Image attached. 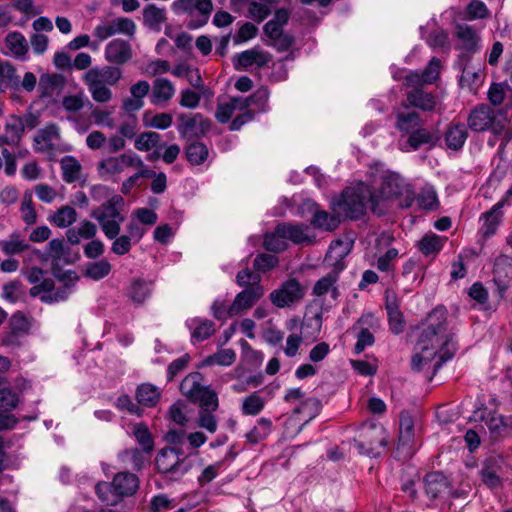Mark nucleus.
Instances as JSON below:
<instances>
[{
  "label": "nucleus",
  "mask_w": 512,
  "mask_h": 512,
  "mask_svg": "<svg viewBox=\"0 0 512 512\" xmlns=\"http://www.w3.org/2000/svg\"><path fill=\"white\" fill-rule=\"evenodd\" d=\"M505 205V199H501L492 208L483 213L480 217V220H483V224L480 228V233L483 238L488 239L494 236L497 232V229L502 221L503 211L502 208Z\"/></svg>",
  "instance_id": "4be33fe9"
},
{
  "label": "nucleus",
  "mask_w": 512,
  "mask_h": 512,
  "mask_svg": "<svg viewBox=\"0 0 512 512\" xmlns=\"http://www.w3.org/2000/svg\"><path fill=\"white\" fill-rule=\"evenodd\" d=\"M19 84L20 80L15 67L7 61L0 62V90L18 88Z\"/></svg>",
  "instance_id": "c03bdc74"
},
{
  "label": "nucleus",
  "mask_w": 512,
  "mask_h": 512,
  "mask_svg": "<svg viewBox=\"0 0 512 512\" xmlns=\"http://www.w3.org/2000/svg\"><path fill=\"white\" fill-rule=\"evenodd\" d=\"M334 205L339 214L351 220L361 219L368 208L377 216L385 213V210L379 206V197L374 189L363 183L343 190Z\"/></svg>",
  "instance_id": "7ed1b4c3"
},
{
  "label": "nucleus",
  "mask_w": 512,
  "mask_h": 512,
  "mask_svg": "<svg viewBox=\"0 0 512 512\" xmlns=\"http://www.w3.org/2000/svg\"><path fill=\"white\" fill-rule=\"evenodd\" d=\"M122 72L120 68L114 66L93 67L89 69L85 75L84 81H94L103 85H115L121 78Z\"/></svg>",
  "instance_id": "393cba45"
},
{
  "label": "nucleus",
  "mask_w": 512,
  "mask_h": 512,
  "mask_svg": "<svg viewBox=\"0 0 512 512\" xmlns=\"http://www.w3.org/2000/svg\"><path fill=\"white\" fill-rule=\"evenodd\" d=\"M186 326L192 330L191 341L203 342L215 332V323L209 319L192 318L186 321Z\"/></svg>",
  "instance_id": "c756f323"
},
{
  "label": "nucleus",
  "mask_w": 512,
  "mask_h": 512,
  "mask_svg": "<svg viewBox=\"0 0 512 512\" xmlns=\"http://www.w3.org/2000/svg\"><path fill=\"white\" fill-rule=\"evenodd\" d=\"M386 310L388 315L389 327L395 335L401 334L405 329L403 314L396 303H387Z\"/></svg>",
  "instance_id": "864d4df0"
},
{
  "label": "nucleus",
  "mask_w": 512,
  "mask_h": 512,
  "mask_svg": "<svg viewBox=\"0 0 512 512\" xmlns=\"http://www.w3.org/2000/svg\"><path fill=\"white\" fill-rule=\"evenodd\" d=\"M151 291V283L136 279L131 283L128 295L133 303L140 305L151 295Z\"/></svg>",
  "instance_id": "8fccbe9b"
},
{
  "label": "nucleus",
  "mask_w": 512,
  "mask_h": 512,
  "mask_svg": "<svg viewBox=\"0 0 512 512\" xmlns=\"http://www.w3.org/2000/svg\"><path fill=\"white\" fill-rule=\"evenodd\" d=\"M387 445L385 430L381 426H364L357 438L354 439V446L361 454L377 457L379 449Z\"/></svg>",
  "instance_id": "0eeeda50"
},
{
  "label": "nucleus",
  "mask_w": 512,
  "mask_h": 512,
  "mask_svg": "<svg viewBox=\"0 0 512 512\" xmlns=\"http://www.w3.org/2000/svg\"><path fill=\"white\" fill-rule=\"evenodd\" d=\"M161 135L157 132H142L135 139V148L139 151H149L152 148H162L165 144H160Z\"/></svg>",
  "instance_id": "3c124183"
},
{
  "label": "nucleus",
  "mask_w": 512,
  "mask_h": 512,
  "mask_svg": "<svg viewBox=\"0 0 512 512\" xmlns=\"http://www.w3.org/2000/svg\"><path fill=\"white\" fill-rule=\"evenodd\" d=\"M269 89L265 86L258 88L249 96L250 105L255 106L259 111H266L269 100Z\"/></svg>",
  "instance_id": "338daca9"
},
{
  "label": "nucleus",
  "mask_w": 512,
  "mask_h": 512,
  "mask_svg": "<svg viewBox=\"0 0 512 512\" xmlns=\"http://www.w3.org/2000/svg\"><path fill=\"white\" fill-rule=\"evenodd\" d=\"M194 7H196L195 11L199 13L200 17L188 23L189 29H197L206 25L213 11L212 0H196Z\"/></svg>",
  "instance_id": "603ef678"
},
{
  "label": "nucleus",
  "mask_w": 512,
  "mask_h": 512,
  "mask_svg": "<svg viewBox=\"0 0 512 512\" xmlns=\"http://www.w3.org/2000/svg\"><path fill=\"white\" fill-rule=\"evenodd\" d=\"M493 282L497 286L500 297H503L506 291L512 287V257L501 254L495 259Z\"/></svg>",
  "instance_id": "2eb2a0df"
},
{
  "label": "nucleus",
  "mask_w": 512,
  "mask_h": 512,
  "mask_svg": "<svg viewBox=\"0 0 512 512\" xmlns=\"http://www.w3.org/2000/svg\"><path fill=\"white\" fill-rule=\"evenodd\" d=\"M212 122L201 113H180L177 130L181 137L188 140L206 136L211 130Z\"/></svg>",
  "instance_id": "1a4fd4ad"
},
{
  "label": "nucleus",
  "mask_w": 512,
  "mask_h": 512,
  "mask_svg": "<svg viewBox=\"0 0 512 512\" xmlns=\"http://www.w3.org/2000/svg\"><path fill=\"white\" fill-rule=\"evenodd\" d=\"M467 126L474 132L491 131L494 135L503 133L505 120L497 118V112L487 104L473 108L467 118Z\"/></svg>",
  "instance_id": "423d86ee"
},
{
  "label": "nucleus",
  "mask_w": 512,
  "mask_h": 512,
  "mask_svg": "<svg viewBox=\"0 0 512 512\" xmlns=\"http://www.w3.org/2000/svg\"><path fill=\"white\" fill-rule=\"evenodd\" d=\"M265 404L266 400L260 396L259 392H253L243 399L241 412L243 415L256 416L264 409Z\"/></svg>",
  "instance_id": "49530a36"
},
{
  "label": "nucleus",
  "mask_w": 512,
  "mask_h": 512,
  "mask_svg": "<svg viewBox=\"0 0 512 512\" xmlns=\"http://www.w3.org/2000/svg\"><path fill=\"white\" fill-rule=\"evenodd\" d=\"M403 104L411 109H419L423 112L433 113L440 106L438 97L433 92L424 89V85L406 86Z\"/></svg>",
  "instance_id": "9d476101"
},
{
  "label": "nucleus",
  "mask_w": 512,
  "mask_h": 512,
  "mask_svg": "<svg viewBox=\"0 0 512 512\" xmlns=\"http://www.w3.org/2000/svg\"><path fill=\"white\" fill-rule=\"evenodd\" d=\"M25 130V124L23 119L17 115H11L5 124L4 132L11 138L12 142L21 141Z\"/></svg>",
  "instance_id": "4d7b16f0"
},
{
  "label": "nucleus",
  "mask_w": 512,
  "mask_h": 512,
  "mask_svg": "<svg viewBox=\"0 0 512 512\" xmlns=\"http://www.w3.org/2000/svg\"><path fill=\"white\" fill-rule=\"evenodd\" d=\"M29 247L30 245L17 232L10 234L7 240H0V249L6 255L19 254Z\"/></svg>",
  "instance_id": "37998d69"
},
{
  "label": "nucleus",
  "mask_w": 512,
  "mask_h": 512,
  "mask_svg": "<svg viewBox=\"0 0 512 512\" xmlns=\"http://www.w3.org/2000/svg\"><path fill=\"white\" fill-rule=\"evenodd\" d=\"M446 241L447 237L445 236L427 233L417 242L416 247L425 257H435L443 249Z\"/></svg>",
  "instance_id": "2f4dec72"
},
{
  "label": "nucleus",
  "mask_w": 512,
  "mask_h": 512,
  "mask_svg": "<svg viewBox=\"0 0 512 512\" xmlns=\"http://www.w3.org/2000/svg\"><path fill=\"white\" fill-rule=\"evenodd\" d=\"M94 101L106 103L112 98V91L107 85L99 84L94 81H84Z\"/></svg>",
  "instance_id": "0e129e2a"
},
{
  "label": "nucleus",
  "mask_w": 512,
  "mask_h": 512,
  "mask_svg": "<svg viewBox=\"0 0 512 512\" xmlns=\"http://www.w3.org/2000/svg\"><path fill=\"white\" fill-rule=\"evenodd\" d=\"M135 32L136 24L132 19L118 17L97 25L93 31V36L99 41H104L115 34H123L128 37H133Z\"/></svg>",
  "instance_id": "f8f14e48"
},
{
  "label": "nucleus",
  "mask_w": 512,
  "mask_h": 512,
  "mask_svg": "<svg viewBox=\"0 0 512 512\" xmlns=\"http://www.w3.org/2000/svg\"><path fill=\"white\" fill-rule=\"evenodd\" d=\"M133 435L142 451L150 453L154 449L153 437L145 424H136L133 428Z\"/></svg>",
  "instance_id": "13d9d810"
},
{
  "label": "nucleus",
  "mask_w": 512,
  "mask_h": 512,
  "mask_svg": "<svg viewBox=\"0 0 512 512\" xmlns=\"http://www.w3.org/2000/svg\"><path fill=\"white\" fill-rule=\"evenodd\" d=\"M440 74V60L433 57L422 73L417 71L409 72L405 77L404 86L425 85L434 83Z\"/></svg>",
  "instance_id": "aec40b11"
},
{
  "label": "nucleus",
  "mask_w": 512,
  "mask_h": 512,
  "mask_svg": "<svg viewBox=\"0 0 512 512\" xmlns=\"http://www.w3.org/2000/svg\"><path fill=\"white\" fill-rule=\"evenodd\" d=\"M143 161L136 154H121L118 157H109L99 163V168L108 174L121 173L125 167L141 168Z\"/></svg>",
  "instance_id": "412c9836"
},
{
  "label": "nucleus",
  "mask_w": 512,
  "mask_h": 512,
  "mask_svg": "<svg viewBox=\"0 0 512 512\" xmlns=\"http://www.w3.org/2000/svg\"><path fill=\"white\" fill-rule=\"evenodd\" d=\"M60 139V130L55 123H50L40 129L34 137L35 150L38 152H50L54 149V140Z\"/></svg>",
  "instance_id": "bb28decb"
},
{
  "label": "nucleus",
  "mask_w": 512,
  "mask_h": 512,
  "mask_svg": "<svg viewBox=\"0 0 512 512\" xmlns=\"http://www.w3.org/2000/svg\"><path fill=\"white\" fill-rule=\"evenodd\" d=\"M111 245V251L118 256L125 255L130 252L132 248V238L126 234L118 235L115 238Z\"/></svg>",
  "instance_id": "774afa93"
},
{
  "label": "nucleus",
  "mask_w": 512,
  "mask_h": 512,
  "mask_svg": "<svg viewBox=\"0 0 512 512\" xmlns=\"http://www.w3.org/2000/svg\"><path fill=\"white\" fill-rule=\"evenodd\" d=\"M105 58L108 62L117 65L127 63L132 58V48L128 41L114 39L105 48Z\"/></svg>",
  "instance_id": "5701e85b"
},
{
  "label": "nucleus",
  "mask_w": 512,
  "mask_h": 512,
  "mask_svg": "<svg viewBox=\"0 0 512 512\" xmlns=\"http://www.w3.org/2000/svg\"><path fill=\"white\" fill-rule=\"evenodd\" d=\"M215 411L198 410L196 424L199 428L214 434L218 429V420Z\"/></svg>",
  "instance_id": "052dcab7"
},
{
  "label": "nucleus",
  "mask_w": 512,
  "mask_h": 512,
  "mask_svg": "<svg viewBox=\"0 0 512 512\" xmlns=\"http://www.w3.org/2000/svg\"><path fill=\"white\" fill-rule=\"evenodd\" d=\"M485 423L494 440L504 438L512 434L511 416L505 417L497 413L489 412Z\"/></svg>",
  "instance_id": "a878e982"
},
{
  "label": "nucleus",
  "mask_w": 512,
  "mask_h": 512,
  "mask_svg": "<svg viewBox=\"0 0 512 512\" xmlns=\"http://www.w3.org/2000/svg\"><path fill=\"white\" fill-rule=\"evenodd\" d=\"M263 295L264 288L262 285H251L243 289L236 295L233 303L229 306V317L236 316L250 309Z\"/></svg>",
  "instance_id": "f3484780"
},
{
  "label": "nucleus",
  "mask_w": 512,
  "mask_h": 512,
  "mask_svg": "<svg viewBox=\"0 0 512 512\" xmlns=\"http://www.w3.org/2000/svg\"><path fill=\"white\" fill-rule=\"evenodd\" d=\"M144 122L146 126L164 130L172 125L173 117L170 113L162 112L151 115L149 112L144 114Z\"/></svg>",
  "instance_id": "bf43d9fd"
},
{
  "label": "nucleus",
  "mask_w": 512,
  "mask_h": 512,
  "mask_svg": "<svg viewBox=\"0 0 512 512\" xmlns=\"http://www.w3.org/2000/svg\"><path fill=\"white\" fill-rule=\"evenodd\" d=\"M157 471L166 481H179L190 470L191 464L186 461L184 452L179 447H165L159 451L155 459Z\"/></svg>",
  "instance_id": "39448f33"
},
{
  "label": "nucleus",
  "mask_w": 512,
  "mask_h": 512,
  "mask_svg": "<svg viewBox=\"0 0 512 512\" xmlns=\"http://www.w3.org/2000/svg\"><path fill=\"white\" fill-rule=\"evenodd\" d=\"M95 493L99 500L107 506H116L123 498L118 495L116 487L114 486V480L112 482H98L95 486Z\"/></svg>",
  "instance_id": "4c0bfd02"
},
{
  "label": "nucleus",
  "mask_w": 512,
  "mask_h": 512,
  "mask_svg": "<svg viewBox=\"0 0 512 512\" xmlns=\"http://www.w3.org/2000/svg\"><path fill=\"white\" fill-rule=\"evenodd\" d=\"M397 450L401 451L405 457H410L415 452L414 420L407 411H402L399 416Z\"/></svg>",
  "instance_id": "ddd939ff"
},
{
  "label": "nucleus",
  "mask_w": 512,
  "mask_h": 512,
  "mask_svg": "<svg viewBox=\"0 0 512 512\" xmlns=\"http://www.w3.org/2000/svg\"><path fill=\"white\" fill-rule=\"evenodd\" d=\"M394 128L401 137H407L406 144L413 151L419 150L423 145L435 146L440 140L437 132L425 128V120L421 114L401 103L393 109Z\"/></svg>",
  "instance_id": "f03ea898"
},
{
  "label": "nucleus",
  "mask_w": 512,
  "mask_h": 512,
  "mask_svg": "<svg viewBox=\"0 0 512 512\" xmlns=\"http://www.w3.org/2000/svg\"><path fill=\"white\" fill-rule=\"evenodd\" d=\"M30 329V320L22 312L14 313L8 321L7 331L2 333L1 345L11 350L21 348L24 345V338L30 333Z\"/></svg>",
  "instance_id": "6e6552de"
},
{
  "label": "nucleus",
  "mask_w": 512,
  "mask_h": 512,
  "mask_svg": "<svg viewBox=\"0 0 512 512\" xmlns=\"http://www.w3.org/2000/svg\"><path fill=\"white\" fill-rule=\"evenodd\" d=\"M236 360V353L233 349H222L218 352L214 353L206 357L203 361V366L210 365H220V366H230Z\"/></svg>",
  "instance_id": "6e6d98bb"
},
{
  "label": "nucleus",
  "mask_w": 512,
  "mask_h": 512,
  "mask_svg": "<svg viewBox=\"0 0 512 512\" xmlns=\"http://www.w3.org/2000/svg\"><path fill=\"white\" fill-rule=\"evenodd\" d=\"M188 162L192 165H201L209 155L207 146L200 141H192L185 148Z\"/></svg>",
  "instance_id": "79ce46f5"
},
{
  "label": "nucleus",
  "mask_w": 512,
  "mask_h": 512,
  "mask_svg": "<svg viewBox=\"0 0 512 512\" xmlns=\"http://www.w3.org/2000/svg\"><path fill=\"white\" fill-rule=\"evenodd\" d=\"M123 208V197L113 195L91 213V217L98 221L102 232L108 239H113L120 233L121 224L125 221V215L122 214Z\"/></svg>",
  "instance_id": "20e7f679"
},
{
  "label": "nucleus",
  "mask_w": 512,
  "mask_h": 512,
  "mask_svg": "<svg viewBox=\"0 0 512 512\" xmlns=\"http://www.w3.org/2000/svg\"><path fill=\"white\" fill-rule=\"evenodd\" d=\"M305 296V288L295 279L285 281L280 288L269 295L271 302L278 308L290 307Z\"/></svg>",
  "instance_id": "9b49d317"
},
{
  "label": "nucleus",
  "mask_w": 512,
  "mask_h": 512,
  "mask_svg": "<svg viewBox=\"0 0 512 512\" xmlns=\"http://www.w3.org/2000/svg\"><path fill=\"white\" fill-rule=\"evenodd\" d=\"M46 272L39 267H31L23 272L27 281L33 286L29 290L31 297H39L46 292H52L55 288L53 279L45 278Z\"/></svg>",
  "instance_id": "6ab92c4d"
},
{
  "label": "nucleus",
  "mask_w": 512,
  "mask_h": 512,
  "mask_svg": "<svg viewBox=\"0 0 512 512\" xmlns=\"http://www.w3.org/2000/svg\"><path fill=\"white\" fill-rule=\"evenodd\" d=\"M455 36L461 42V45L458 47V49L462 50L460 59L469 62L471 56L479 50V35L472 26L458 24L456 26Z\"/></svg>",
  "instance_id": "dca6fc26"
},
{
  "label": "nucleus",
  "mask_w": 512,
  "mask_h": 512,
  "mask_svg": "<svg viewBox=\"0 0 512 512\" xmlns=\"http://www.w3.org/2000/svg\"><path fill=\"white\" fill-rule=\"evenodd\" d=\"M167 20L166 9L155 4H148L143 9V24L148 28L159 31L161 25Z\"/></svg>",
  "instance_id": "e433bc0d"
},
{
  "label": "nucleus",
  "mask_w": 512,
  "mask_h": 512,
  "mask_svg": "<svg viewBox=\"0 0 512 512\" xmlns=\"http://www.w3.org/2000/svg\"><path fill=\"white\" fill-rule=\"evenodd\" d=\"M192 403H198L199 410L216 411L219 406L218 395L214 390L206 386Z\"/></svg>",
  "instance_id": "5fc2aeb1"
},
{
  "label": "nucleus",
  "mask_w": 512,
  "mask_h": 512,
  "mask_svg": "<svg viewBox=\"0 0 512 512\" xmlns=\"http://www.w3.org/2000/svg\"><path fill=\"white\" fill-rule=\"evenodd\" d=\"M340 271L333 268V270L320 278L313 287V294L316 296L325 295L337 282Z\"/></svg>",
  "instance_id": "e2e57ef3"
},
{
  "label": "nucleus",
  "mask_w": 512,
  "mask_h": 512,
  "mask_svg": "<svg viewBox=\"0 0 512 512\" xmlns=\"http://www.w3.org/2000/svg\"><path fill=\"white\" fill-rule=\"evenodd\" d=\"M263 246L266 250L279 253L287 248L285 237L277 233V227L273 233L266 234L264 237Z\"/></svg>",
  "instance_id": "69168bd1"
},
{
  "label": "nucleus",
  "mask_w": 512,
  "mask_h": 512,
  "mask_svg": "<svg viewBox=\"0 0 512 512\" xmlns=\"http://www.w3.org/2000/svg\"><path fill=\"white\" fill-rule=\"evenodd\" d=\"M113 480L116 491L122 498L132 496L139 488L138 477L130 472L117 473Z\"/></svg>",
  "instance_id": "72a5a7b5"
},
{
  "label": "nucleus",
  "mask_w": 512,
  "mask_h": 512,
  "mask_svg": "<svg viewBox=\"0 0 512 512\" xmlns=\"http://www.w3.org/2000/svg\"><path fill=\"white\" fill-rule=\"evenodd\" d=\"M65 84V78L60 74H43L40 77L38 90L40 97H52L54 92Z\"/></svg>",
  "instance_id": "58836bf2"
},
{
  "label": "nucleus",
  "mask_w": 512,
  "mask_h": 512,
  "mask_svg": "<svg viewBox=\"0 0 512 512\" xmlns=\"http://www.w3.org/2000/svg\"><path fill=\"white\" fill-rule=\"evenodd\" d=\"M340 224V216L338 214H329L325 210H316L311 219V225L315 228L333 231Z\"/></svg>",
  "instance_id": "ea45409f"
},
{
  "label": "nucleus",
  "mask_w": 512,
  "mask_h": 512,
  "mask_svg": "<svg viewBox=\"0 0 512 512\" xmlns=\"http://www.w3.org/2000/svg\"><path fill=\"white\" fill-rule=\"evenodd\" d=\"M62 179L66 183H73L80 178L81 164L72 156H65L61 161Z\"/></svg>",
  "instance_id": "de8ad7c7"
},
{
  "label": "nucleus",
  "mask_w": 512,
  "mask_h": 512,
  "mask_svg": "<svg viewBox=\"0 0 512 512\" xmlns=\"http://www.w3.org/2000/svg\"><path fill=\"white\" fill-rule=\"evenodd\" d=\"M19 404V395L11 388L4 387L0 389V411L9 414L16 409Z\"/></svg>",
  "instance_id": "680f3d73"
},
{
  "label": "nucleus",
  "mask_w": 512,
  "mask_h": 512,
  "mask_svg": "<svg viewBox=\"0 0 512 512\" xmlns=\"http://www.w3.org/2000/svg\"><path fill=\"white\" fill-rule=\"evenodd\" d=\"M417 341L420 350L411 360V368L416 372L427 370L426 377L431 381L442 365L451 360L458 347L455 335L448 329V311L439 305L428 313Z\"/></svg>",
  "instance_id": "f257e3e1"
},
{
  "label": "nucleus",
  "mask_w": 512,
  "mask_h": 512,
  "mask_svg": "<svg viewBox=\"0 0 512 512\" xmlns=\"http://www.w3.org/2000/svg\"><path fill=\"white\" fill-rule=\"evenodd\" d=\"M203 376L199 372H192L188 374L180 384L181 393L190 401L194 399L205 389L202 384Z\"/></svg>",
  "instance_id": "f704fd0d"
},
{
  "label": "nucleus",
  "mask_w": 512,
  "mask_h": 512,
  "mask_svg": "<svg viewBox=\"0 0 512 512\" xmlns=\"http://www.w3.org/2000/svg\"><path fill=\"white\" fill-rule=\"evenodd\" d=\"M502 465L503 460L498 456L487 457L482 462L479 476L482 483L490 490H496L503 486Z\"/></svg>",
  "instance_id": "4468645a"
},
{
  "label": "nucleus",
  "mask_w": 512,
  "mask_h": 512,
  "mask_svg": "<svg viewBox=\"0 0 512 512\" xmlns=\"http://www.w3.org/2000/svg\"><path fill=\"white\" fill-rule=\"evenodd\" d=\"M308 226L304 224L280 223L277 225V233L295 244L310 243L311 239L306 234Z\"/></svg>",
  "instance_id": "7c9ffc66"
},
{
  "label": "nucleus",
  "mask_w": 512,
  "mask_h": 512,
  "mask_svg": "<svg viewBox=\"0 0 512 512\" xmlns=\"http://www.w3.org/2000/svg\"><path fill=\"white\" fill-rule=\"evenodd\" d=\"M425 492L430 499H437L449 490L450 484L442 472H430L424 477Z\"/></svg>",
  "instance_id": "cd10ccee"
},
{
  "label": "nucleus",
  "mask_w": 512,
  "mask_h": 512,
  "mask_svg": "<svg viewBox=\"0 0 512 512\" xmlns=\"http://www.w3.org/2000/svg\"><path fill=\"white\" fill-rule=\"evenodd\" d=\"M467 137V126L460 122L449 124L444 133L446 147L453 151L460 150L464 146Z\"/></svg>",
  "instance_id": "c85d7f7f"
},
{
  "label": "nucleus",
  "mask_w": 512,
  "mask_h": 512,
  "mask_svg": "<svg viewBox=\"0 0 512 512\" xmlns=\"http://www.w3.org/2000/svg\"><path fill=\"white\" fill-rule=\"evenodd\" d=\"M5 43L16 58H23L28 52V44L20 32H11L5 38Z\"/></svg>",
  "instance_id": "a18cd8bd"
},
{
  "label": "nucleus",
  "mask_w": 512,
  "mask_h": 512,
  "mask_svg": "<svg viewBox=\"0 0 512 512\" xmlns=\"http://www.w3.org/2000/svg\"><path fill=\"white\" fill-rule=\"evenodd\" d=\"M175 87L167 78H157L153 82L150 101L154 105L166 103L173 98Z\"/></svg>",
  "instance_id": "473e14b6"
},
{
  "label": "nucleus",
  "mask_w": 512,
  "mask_h": 512,
  "mask_svg": "<svg viewBox=\"0 0 512 512\" xmlns=\"http://www.w3.org/2000/svg\"><path fill=\"white\" fill-rule=\"evenodd\" d=\"M272 426L271 419L261 417L257 424L246 434L247 441L251 444H258L270 435Z\"/></svg>",
  "instance_id": "a19ab883"
},
{
  "label": "nucleus",
  "mask_w": 512,
  "mask_h": 512,
  "mask_svg": "<svg viewBox=\"0 0 512 512\" xmlns=\"http://www.w3.org/2000/svg\"><path fill=\"white\" fill-rule=\"evenodd\" d=\"M77 220V212L71 206H62L52 216L49 221L59 228H66Z\"/></svg>",
  "instance_id": "09e8293b"
},
{
  "label": "nucleus",
  "mask_w": 512,
  "mask_h": 512,
  "mask_svg": "<svg viewBox=\"0 0 512 512\" xmlns=\"http://www.w3.org/2000/svg\"><path fill=\"white\" fill-rule=\"evenodd\" d=\"M407 186L408 185L399 174L394 172H387L382 176V182L380 186L381 196H378L379 201L381 198L389 199L403 195Z\"/></svg>",
  "instance_id": "b1692460"
},
{
  "label": "nucleus",
  "mask_w": 512,
  "mask_h": 512,
  "mask_svg": "<svg viewBox=\"0 0 512 512\" xmlns=\"http://www.w3.org/2000/svg\"><path fill=\"white\" fill-rule=\"evenodd\" d=\"M353 245L354 240L349 237L334 240L325 256V262L341 272L345 268L344 259L351 252Z\"/></svg>",
  "instance_id": "a211bd4d"
},
{
  "label": "nucleus",
  "mask_w": 512,
  "mask_h": 512,
  "mask_svg": "<svg viewBox=\"0 0 512 512\" xmlns=\"http://www.w3.org/2000/svg\"><path fill=\"white\" fill-rule=\"evenodd\" d=\"M135 397L139 405L151 408L159 403L161 391L151 383H142L137 387Z\"/></svg>",
  "instance_id": "c9c22d12"
}]
</instances>
